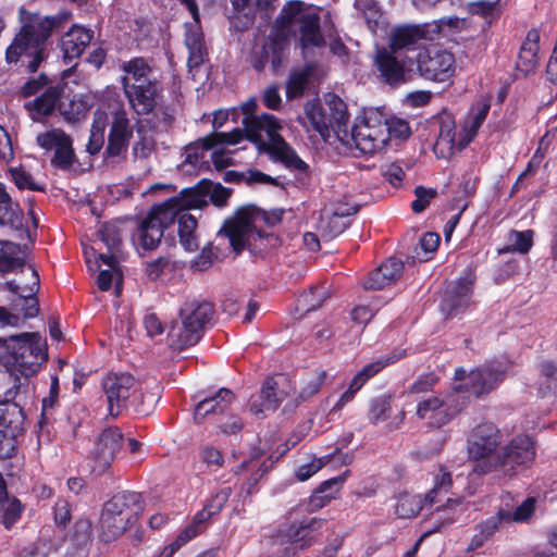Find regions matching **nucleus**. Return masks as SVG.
Instances as JSON below:
<instances>
[{
	"instance_id": "nucleus-1",
	"label": "nucleus",
	"mask_w": 557,
	"mask_h": 557,
	"mask_svg": "<svg viewBox=\"0 0 557 557\" xmlns=\"http://www.w3.org/2000/svg\"><path fill=\"white\" fill-rule=\"evenodd\" d=\"M507 367L495 361L485 367L466 372L455 371L453 392L442 400L437 397L424 399L418 404L417 414L430 425L440 428L451 420L471 396H480L493 391L504 379Z\"/></svg>"
},
{
	"instance_id": "nucleus-2",
	"label": "nucleus",
	"mask_w": 557,
	"mask_h": 557,
	"mask_svg": "<svg viewBox=\"0 0 557 557\" xmlns=\"http://www.w3.org/2000/svg\"><path fill=\"white\" fill-rule=\"evenodd\" d=\"M326 101L335 110L336 137L350 151L354 149L361 153H374L382 150L388 141L386 114L379 109H369L358 116L349 131V119L345 102L336 95L329 94Z\"/></svg>"
},
{
	"instance_id": "nucleus-3",
	"label": "nucleus",
	"mask_w": 557,
	"mask_h": 557,
	"mask_svg": "<svg viewBox=\"0 0 557 557\" xmlns=\"http://www.w3.org/2000/svg\"><path fill=\"white\" fill-rule=\"evenodd\" d=\"M102 388L112 417L120 416L128 407L140 414H149L161 397L158 385H144L126 372L108 374Z\"/></svg>"
},
{
	"instance_id": "nucleus-4",
	"label": "nucleus",
	"mask_w": 557,
	"mask_h": 557,
	"mask_svg": "<svg viewBox=\"0 0 557 557\" xmlns=\"http://www.w3.org/2000/svg\"><path fill=\"white\" fill-rule=\"evenodd\" d=\"M242 124L244 126V129H240L242 139L246 137L259 151L270 153L287 168L296 170L306 168V163L281 136L283 125L274 115L264 113L259 116H244Z\"/></svg>"
},
{
	"instance_id": "nucleus-5",
	"label": "nucleus",
	"mask_w": 557,
	"mask_h": 557,
	"mask_svg": "<svg viewBox=\"0 0 557 557\" xmlns=\"http://www.w3.org/2000/svg\"><path fill=\"white\" fill-rule=\"evenodd\" d=\"M242 137L240 128H235L230 133H214L188 145L184 151V161L181 164L182 171L191 175L208 168L206 156L209 150H212L211 159L218 170L232 165L234 151L230 147L239 144Z\"/></svg>"
},
{
	"instance_id": "nucleus-6",
	"label": "nucleus",
	"mask_w": 557,
	"mask_h": 557,
	"mask_svg": "<svg viewBox=\"0 0 557 557\" xmlns=\"http://www.w3.org/2000/svg\"><path fill=\"white\" fill-rule=\"evenodd\" d=\"M202 195L197 191L180 193L163 203L156 206L139 225L134 240L144 249H154L160 243L164 228L171 225L182 207H195L205 202Z\"/></svg>"
},
{
	"instance_id": "nucleus-7",
	"label": "nucleus",
	"mask_w": 557,
	"mask_h": 557,
	"mask_svg": "<svg viewBox=\"0 0 557 557\" xmlns=\"http://www.w3.org/2000/svg\"><path fill=\"white\" fill-rule=\"evenodd\" d=\"M488 111V102L482 100L476 102L466 119L458 124L450 116L442 117L440 134L434 145L435 154L442 159H449L465 149L475 137Z\"/></svg>"
},
{
	"instance_id": "nucleus-8",
	"label": "nucleus",
	"mask_w": 557,
	"mask_h": 557,
	"mask_svg": "<svg viewBox=\"0 0 557 557\" xmlns=\"http://www.w3.org/2000/svg\"><path fill=\"white\" fill-rule=\"evenodd\" d=\"M283 210L265 212L255 206L240 208L235 216L227 220L219 236H225L235 252L242 251L251 239L260 236L262 224L270 226L281 221Z\"/></svg>"
},
{
	"instance_id": "nucleus-9",
	"label": "nucleus",
	"mask_w": 557,
	"mask_h": 557,
	"mask_svg": "<svg viewBox=\"0 0 557 557\" xmlns=\"http://www.w3.org/2000/svg\"><path fill=\"white\" fill-rule=\"evenodd\" d=\"M213 307L207 301L186 302L180 312V321L170 327L168 338L173 348L184 349L195 345L203 326L213 315Z\"/></svg>"
},
{
	"instance_id": "nucleus-10",
	"label": "nucleus",
	"mask_w": 557,
	"mask_h": 557,
	"mask_svg": "<svg viewBox=\"0 0 557 557\" xmlns=\"http://www.w3.org/2000/svg\"><path fill=\"white\" fill-rule=\"evenodd\" d=\"M9 356L5 364L13 373L23 376L35 374L47 360V344L37 334H23L11 337L9 343Z\"/></svg>"
},
{
	"instance_id": "nucleus-11",
	"label": "nucleus",
	"mask_w": 557,
	"mask_h": 557,
	"mask_svg": "<svg viewBox=\"0 0 557 557\" xmlns=\"http://www.w3.org/2000/svg\"><path fill=\"white\" fill-rule=\"evenodd\" d=\"M457 17H443L432 23L412 26H399L393 29L389 37V50L417 59L423 50L419 47L421 39L432 41L444 32L445 27L456 26Z\"/></svg>"
},
{
	"instance_id": "nucleus-12",
	"label": "nucleus",
	"mask_w": 557,
	"mask_h": 557,
	"mask_svg": "<svg viewBox=\"0 0 557 557\" xmlns=\"http://www.w3.org/2000/svg\"><path fill=\"white\" fill-rule=\"evenodd\" d=\"M276 23L284 34L295 33L299 27L304 48L319 47L323 42L317 13L300 1H290L284 5Z\"/></svg>"
},
{
	"instance_id": "nucleus-13",
	"label": "nucleus",
	"mask_w": 557,
	"mask_h": 557,
	"mask_svg": "<svg viewBox=\"0 0 557 557\" xmlns=\"http://www.w3.org/2000/svg\"><path fill=\"white\" fill-rule=\"evenodd\" d=\"M499 443V432L492 423H481L472 430L468 438V454L476 461L473 472L486 474L497 469L498 460L493 453Z\"/></svg>"
},
{
	"instance_id": "nucleus-14",
	"label": "nucleus",
	"mask_w": 557,
	"mask_h": 557,
	"mask_svg": "<svg viewBox=\"0 0 557 557\" xmlns=\"http://www.w3.org/2000/svg\"><path fill=\"white\" fill-rule=\"evenodd\" d=\"M233 398L230 389L221 388L214 396L201 400L195 408L196 422L200 423L208 416H212L213 422L223 433L238 432L242 429V421L228 409Z\"/></svg>"
},
{
	"instance_id": "nucleus-15",
	"label": "nucleus",
	"mask_w": 557,
	"mask_h": 557,
	"mask_svg": "<svg viewBox=\"0 0 557 557\" xmlns=\"http://www.w3.org/2000/svg\"><path fill=\"white\" fill-rule=\"evenodd\" d=\"M414 62L416 74L438 83L448 82L456 70L454 54L442 49L423 50L417 54Z\"/></svg>"
},
{
	"instance_id": "nucleus-16",
	"label": "nucleus",
	"mask_w": 557,
	"mask_h": 557,
	"mask_svg": "<svg viewBox=\"0 0 557 557\" xmlns=\"http://www.w3.org/2000/svg\"><path fill=\"white\" fill-rule=\"evenodd\" d=\"M375 64L381 76L391 85L404 83L416 74V62L412 57L385 48L377 50Z\"/></svg>"
},
{
	"instance_id": "nucleus-17",
	"label": "nucleus",
	"mask_w": 557,
	"mask_h": 557,
	"mask_svg": "<svg viewBox=\"0 0 557 557\" xmlns=\"http://www.w3.org/2000/svg\"><path fill=\"white\" fill-rule=\"evenodd\" d=\"M292 391L289 380L284 375L268 379L260 394L252 398L249 410L257 418L264 417L269 411H274Z\"/></svg>"
},
{
	"instance_id": "nucleus-18",
	"label": "nucleus",
	"mask_w": 557,
	"mask_h": 557,
	"mask_svg": "<svg viewBox=\"0 0 557 557\" xmlns=\"http://www.w3.org/2000/svg\"><path fill=\"white\" fill-rule=\"evenodd\" d=\"M5 60L10 64L21 62L29 72H36L44 60V50L26 30H20L7 48Z\"/></svg>"
},
{
	"instance_id": "nucleus-19",
	"label": "nucleus",
	"mask_w": 557,
	"mask_h": 557,
	"mask_svg": "<svg viewBox=\"0 0 557 557\" xmlns=\"http://www.w3.org/2000/svg\"><path fill=\"white\" fill-rule=\"evenodd\" d=\"M535 458L534 443L529 436L515 437L505 448L502 456H497L498 467L504 473L512 474L516 467H528Z\"/></svg>"
},
{
	"instance_id": "nucleus-20",
	"label": "nucleus",
	"mask_w": 557,
	"mask_h": 557,
	"mask_svg": "<svg viewBox=\"0 0 557 557\" xmlns=\"http://www.w3.org/2000/svg\"><path fill=\"white\" fill-rule=\"evenodd\" d=\"M124 94L131 108L138 115L156 112L161 99V88L157 82H147V84H127L125 83Z\"/></svg>"
},
{
	"instance_id": "nucleus-21",
	"label": "nucleus",
	"mask_w": 557,
	"mask_h": 557,
	"mask_svg": "<svg viewBox=\"0 0 557 557\" xmlns=\"http://www.w3.org/2000/svg\"><path fill=\"white\" fill-rule=\"evenodd\" d=\"M186 4L194 22L186 24L185 45L188 50L187 65L189 71L205 62L207 51L203 42V34L199 26V12L194 0H181Z\"/></svg>"
},
{
	"instance_id": "nucleus-22",
	"label": "nucleus",
	"mask_w": 557,
	"mask_h": 557,
	"mask_svg": "<svg viewBox=\"0 0 557 557\" xmlns=\"http://www.w3.org/2000/svg\"><path fill=\"white\" fill-rule=\"evenodd\" d=\"M86 262L90 271L99 270L97 275V285L100 290L107 292L112 284L115 285L116 294L121 293L122 271L115 255L99 253L95 261L89 258V252L85 251Z\"/></svg>"
},
{
	"instance_id": "nucleus-23",
	"label": "nucleus",
	"mask_w": 557,
	"mask_h": 557,
	"mask_svg": "<svg viewBox=\"0 0 557 557\" xmlns=\"http://www.w3.org/2000/svg\"><path fill=\"white\" fill-rule=\"evenodd\" d=\"M327 95L329 94H326L325 97ZM325 102L327 101L325 100ZM327 108L330 110V114H326L323 111L318 101H307L304 107L305 117L301 120L305 127H308L309 124L312 131L318 133L323 140H327L331 137V133L336 135V122L333 119L335 110L331 109L330 106H327ZM307 131L310 132L309 128H307Z\"/></svg>"
},
{
	"instance_id": "nucleus-24",
	"label": "nucleus",
	"mask_w": 557,
	"mask_h": 557,
	"mask_svg": "<svg viewBox=\"0 0 557 557\" xmlns=\"http://www.w3.org/2000/svg\"><path fill=\"white\" fill-rule=\"evenodd\" d=\"M37 144L45 150H54V161L61 166L72 162V140L63 131L53 128L37 136Z\"/></svg>"
},
{
	"instance_id": "nucleus-25",
	"label": "nucleus",
	"mask_w": 557,
	"mask_h": 557,
	"mask_svg": "<svg viewBox=\"0 0 557 557\" xmlns=\"http://www.w3.org/2000/svg\"><path fill=\"white\" fill-rule=\"evenodd\" d=\"M132 135L133 127L126 111L123 109L115 111L108 136V153L112 157L121 156L126 150Z\"/></svg>"
},
{
	"instance_id": "nucleus-26",
	"label": "nucleus",
	"mask_w": 557,
	"mask_h": 557,
	"mask_svg": "<svg viewBox=\"0 0 557 557\" xmlns=\"http://www.w3.org/2000/svg\"><path fill=\"white\" fill-rule=\"evenodd\" d=\"M122 433L116 428H109L100 434L94 451L95 470L103 471L110 466L122 446Z\"/></svg>"
},
{
	"instance_id": "nucleus-27",
	"label": "nucleus",
	"mask_w": 557,
	"mask_h": 557,
	"mask_svg": "<svg viewBox=\"0 0 557 557\" xmlns=\"http://www.w3.org/2000/svg\"><path fill=\"white\" fill-rule=\"evenodd\" d=\"M94 38V32L78 25L70 28L61 39V49L64 59L73 60L78 58Z\"/></svg>"
},
{
	"instance_id": "nucleus-28",
	"label": "nucleus",
	"mask_w": 557,
	"mask_h": 557,
	"mask_svg": "<svg viewBox=\"0 0 557 557\" xmlns=\"http://www.w3.org/2000/svg\"><path fill=\"white\" fill-rule=\"evenodd\" d=\"M403 270L401 260L389 258L369 275L364 286L369 289H382L398 280Z\"/></svg>"
},
{
	"instance_id": "nucleus-29",
	"label": "nucleus",
	"mask_w": 557,
	"mask_h": 557,
	"mask_svg": "<svg viewBox=\"0 0 557 557\" xmlns=\"http://www.w3.org/2000/svg\"><path fill=\"white\" fill-rule=\"evenodd\" d=\"M123 506L119 502H107L100 518L101 535L104 541L117 539L127 530V519L123 520L115 515V508Z\"/></svg>"
},
{
	"instance_id": "nucleus-30",
	"label": "nucleus",
	"mask_w": 557,
	"mask_h": 557,
	"mask_svg": "<svg viewBox=\"0 0 557 557\" xmlns=\"http://www.w3.org/2000/svg\"><path fill=\"white\" fill-rule=\"evenodd\" d=\"M109 502H119L123 504V506L115 508V516L123 520L127 519V529L137 521L139 515L144 511L141 495L136 492L119 493Z\"/></svg>"
},
{
	"instance_id": "nucleus-31",
	"label": "nucleus",
	"mask_w": 557,
	"mask_h": 557,
	"mask_svg": "<svg viewBox=\"0 0 557 557\" xmlns=\"http://www.w3.org/2000/svg\"><path fill=\"white\" fill-rule=\"evenodd\" d=\"M58 20L52 16L33 15L29 21L21 28L44 50L45 41L50 37Z\"/></svg>"
},
{
	"instance_id": "nucleus-32",
	"label": "nucleus",
	"mask_w": 557,
	"mask_h": 557,
	"mask_svg": "<svg viewBox=\"0 0 557 557\" xmlns=\"http://www.w3.org/2000/svg\"><path fill=\"white\" fill-rule=\"evenodd\" d=\"M26 274L30 275L32 285L29 286L27 293L26 290H20V287L10 283V287L13 292L17 293L21 297V301L23 302V310L25 318H33L38 313L39 307L37 299L33 296L35 292L39 288V276L36 270L32 267H27L23 270Z\"/></svg>"
},
{
	"instance_id": "nucleus-33",
	"label": "nucleus",
	"mask_w": 557,
	"mask_h": 557,
	"mask_svg": "<svg viewBox=\"0 0 557 557\" xmlns=\"http://www.w3.org/2000/svg\"><path fill=\"white\" fill-rule=\"evenodd\" d=\"M539 49V34L536 32H530L518 55L517 69L520 72L529 74L535 70Z\"/></svg>"
},
{
	"instance_id": "nucleus-34",
	"label": "nucleus",
	"mask_w": 557,
	"mask_h": 557,
	"mask_svg": "<svg viewBox=\"0 0 557 557\" xmlns=\"http://www.w3.org/2000/svg\"><path fill=\"white\" fill-rule=\"evenodd\" d=\"M122 70L124 72V75L121 78L123 89H125V83L147 84V82H153L150 78L151 67L143 58H135L127 62H123Z\"/></svg>"
},
{
	"instance_id": "nucleus-35",
	"label": "nucleus",
	"mask_w": 557,
	"mask_h": 557,
	"mask_svg": "<svg viewBox=\"0 0 557 557\" xmlns=\"http://www.w3.org/2000/svg\"><path fill=\"white\" fill-rule=\"evenodd\" d=\"M0 224L18 230L23 227V214L20 206L12 201L0 184Z\"/></svg>"
},
{
	"instance_id": "nucleus-36",
	"label": "nucleus",
	"mask_w": 557,
	"mask_h": 557,
	"mask_svg": "<svg viewBox=\"0 0 557 557\" xmlns=\"http://www.w3.org/2000/svg\"><path fill=\"white\" fill-rule=\"evenodd\" d=\"M197 191L199 195H202L206 199L203 203L195 207H182V210L197 209L206 206L208 203V199H210L216 207H222L226 203L230 197V190L223 187L220 184H213L211 182H203L200 186L194 188H187L182 190L185 191Z\"/></svg>"
},
{
	"instance_id": "nucleus-37",
	"label": "nucleus",
	"mask_w": 557,
	"mask_h": 557,
	"mask_svg": "<svg viewBox=\"0 0 557 557\" xmlns=\"http://www.w3.org/2000/svg\"><path fill=\"white\" fill-rule=\"evenodd\" d=\"M355 7L362 14L368 28L373 34L385 32L386 21L375 0H356Z\"/></svg>"
},
{
	"instance_id": "nucleus-38",
	"label": "nucleus",
	"mask_w": 557,
	"mask_h": 557,
	"mask_svg": "<svg viewBox=\"0 0 557 557\" xmlns=\"http://www.w3.org/2000/svg\"><path fill=\"white\" fill-rule=\"evenodd\" d=\"M59 94L55 89H48L41 96L25 104L34 121H40L49 115L55 108Z\"/></svg>"
},
{
	"instance_id": "nucleus-39",
	"label": "nucleus",
	"mask_w": 557,
	"mask_h": 557,
	"mask_svg": "<svg viewBox=\"0 0 557 557\" xmlns=\"http://www.w3.org/2000/svg\"><path fill=\"white\" fill-rule=\"evenodd\" d=\"M184 211L185 210H181V212L176 215L178 216L180 242L185 250L195 251L198 248V240L195 235L197 221L194 215Z\"/></svg>"
},
{
	"instance_id": "nucleus-40",
	"label": "nucleus",
	"mask_w": 557,
	"mask_h": 557,
	"mask_svg": "<svg viewBox=\"0 0 557 557\" xmlns=\"http://www.w3.org/2000/svg\"><path fill=\"white\" fill-rule=\"evenodd\" d=\"M109 123V115L106 111L98 109L94 113V120L90 128L89 141L87 150L90 153H97L100 151L104 144L106 128Z\"/></svg>"
},
{
	"instance_id": "nucleus-41",
	"label": "nucleus",
	"mask_w": 557,
	"mask_h": 557,
	"mask_svg": "<svg viewBox=\"0 0 557 557\" xmlns=\"http://www.w3.org/2000/svg\"><path fill=\"white\" fill-rule=\"evenodd\" d=\"M536 499L529 497L519 505L515 511L499 510L496 515L499 518V522H528L534 513Z\"/></svg>"
},
{
	"instance_id": "nucleus-42",
	"label": "nucleus",
	"mask_w": 557,
	"mask_h": 557,
	"mask_svg": "<svg viewBox=\"0 0 557 557\" xmlns=\"http://www.w3.org/2000/svg\"><path fill=\"white\" fill-rule=\"evenodd\" d=\"M423 508V500L420 495L403 493L397 497L395 513L399 518L410 519L416 517Z\"/></svg>"
},
{
	"instance_id": "nucleus-43",
	"label": "nucleus",
	"mask_w": 557,
	"mask_h": 557,
	"mask_svg": "<svg viewBox=\"0 0 557 557\" xmlns=\"http://www.w3.org/2000/svg\"><path fill=\"white\" fill-rule=\"evenodd\" d=\"M471 295V282L461 281L458 286L451 292V299L447 298L444 301L443 310L449 308L448 314H453L459 308L466 307L469 304Z\"/></svg>"
},
{
	"instance_id": "nucleus-44",
	"label": "nucleus",
	"mask_w": 557,
	"mask_h": 557,
	"mask_svg": "<svg viewBox=\"0 0 557 557\" xmlns=\"http://www.w3.org/2000/svg\"><path fill=\"white\" fill-rule=\"evenodd\" d=\"M533 231H512L508 235V245L500 252L517 251L527 253L533 245Z\"/></svg>"
},
{
	"instance_id": "nucleus-45",
	"label": "nucleus",
	"mask_w": 557,
	"mask_h": 557,
	"mask_svg": "<svg viewBox=\"0 0 557 557\" xmlns=\"http://www.w3.org/2000/svg\"><path fill=\"white\" fill-rule=\"evenodd\" d=\"M230 488H223L218 492L214 497L210 500V503L199 512H197L194 518L197 523H200L205 527V523L214 515H216L222 507L225 505L230 497Z\"/></svg>"
},
{
	"instance_id": "nucleus-46",
	"label": "nucleus",
	"mask_w": 557,
	"mask_h": 557,
	"mask_svg": "<svg viewBox=\"0 0 557 557\" xmlns=\"http://www.w3.org/2000/svg\"><path fill=\"white\" fill-rule=\"evenodd\" d=\"M317 523L315 520H311L310 522H301L292 525L287 532L288 540L301 548L309 545L312 540V531Z\"/></svg>"
},
{
	"instance_id": "nucleus-47",
	"label": "nucleus",
	"mask_w": 557,
	"mask_h": 557,
	"mask_svg": "<svg viewBox=\"0 0 557 557\" xmlns=\"http://www.w3.org/2000/svg\"><path fill=\"white\" fill-rule=\"evenodd\" d=\"M22 512L21 503L15 499H9L8 495L0 500V519L7 529H10L18 519Z\"/></svg>"
},
{
	"instance_id": "nucleus-48",
	"label": "nucleus",
	"mask_w": 557,
	"mask_h": 557,
	"mask_svg": "<svg viewBox=\"0 0 557 557\" xmlns=\"http://www.w3.org/2000/svg\"><path fill=\"white\" fill-rule=\"evenodd\" d=\"M499 523V518H497L496 516H493L485 520L483 523H481L478 527V533L473 535L469 544V548L476 549L481 547L484 544V542L487 541L494 534Z\"/></svg>"
},
{
	"instance_id": "nucleus-49",
	"label": "nucleus",
	"mask_w": 557,
	"mask_h": 557,
	"mask_svg": "<svg viewBox=\"0 0 557 557\" xmlns=\"http://www.w3.org/2000/svg\"><path fill=\"white\" fill-rule=\"evenodd\" d=\"M138 139L134 143L133 151L137 158H148L154 149V139L144 132L143 121L137 122Z\"/></svg>"
},
{
	"instance_id": "nucleus-50",
	"label": "nucleus",
	"mask_w": 557,
	"mask_h": 557,
	"mask_svg": "<svg viewBox=\"0 0 557 557\" xmlns=\"http://www.w3.org/2000/svg\"><path fill=\"white\" fill-rule=\"evenodd\" d=\"M309 77V69L295 70L290 73L286 85V96L296 98L302 95Z\"/></svg>"
},
{
	"instance_id": "nucleus-51",
	"label": "nucleus",
	"mask_w": 557,
	"mask_h": 557,
	"mask_svg": "<svg viewBox=\"0 0 557 557\" xmlns=\"http://www.w3.org/2000/svg\"><path fill=\"white\" fill-rule=\"evenodd\" d=\"M358 211V203L352 201L351 198H344L332 201L324 209V214L333 215L334 218H348Z\"/></svg>"
},
{
	"instance_id": "nucleus-52",
	"label": "nucleus",
	"mask_w": 557,
	"mask_h": 557,
	"mask_svg": "<svg viewBox=\"0 0 557 557\" xmlns=\"http://www.w3.org/2000/svg\"><path fill=\"white\" fill-rule=\"evenodd\" d=\"M327 297L329 294L324 287H313L299 298L298 304L304 310L310 311L319 308Z\"/></svg>"
},
{
	"instance_id": "nucleus-53",
	"label": "nucleus",
	"mask_w": 557,
	"mask_h": 557,
	"mask_svg": "<svg viewBox=\"0 0 557 557\" xmlns=\"http://www.w3.org/2000/svg\"><path fill=\"white\" fill-rule=\"evenodd\" d=\"M345 481V476H336L332 478L330 480L324 481L319 490L313 494L312 502L315 503L317 500H330L332 499L335 494L338 492L339 487Z\"/></svg>"
},
{
	"instance_id": "nucleus-54",
	"label": "nucleus",
	"mask_w": 557,
	"mask_h": 557,
	"mask_svg": "<svg viewBox=\"0 0 557 557\" xmlns=\"http://www.w3.org/2000/svg\"><path fill=\"white\" fill-rule=\"evenodd\" d=\"M100 238L109 249V255H115L119 251L121 236L115 224H104L100 230Z\"/></svg>"
},
{
	"instance_id": "nucleus-55",
	"label": "nucleus",
	"mask_w": 557,
	"mask_h": 557,
	"mask_svg": "<svg viewBox=\"0 0 557 557\" xmlns=\"http://www.w3.org/2000/svg\"><path fill=\"white\" fill-rule=\"evenodd\" d=\"M10 175L18 189L40 190L41 187L23 168H11Z\"/></svg>"
},
{
	"instance_id": "nucleus-56",
	"label": "nucleus",
	"mask_w": 557,
	"mask_h": 557,
	"mask_svg": "<svg viewBox=\"0 0 557 557\" xmlns=\"http://www.w3.org/2000/svg\"><path fill=\"white\" fill-rule=\"evenodd\" d=\"M386 127L388 132V139H406L410 135L409 124L404 119L388 117L386 115Z\"/></svg>"
},
{
	"instance_id": "nucleus-57",
	"label": "nucleus",
	"mask_w": 557,
	"mask_h": 557,
	"mask_svg": "<svg viewBox=\"0 0 557 557\" xmlns=\"http://www.w3.org/2000/svg\"><path fill=\"white\" fill-rule=\"evenodd\" d=\"M391 405L385 397H380L371 403L369 418L372 422L385 421L389 417Z\"/></svg>"
},
{
	"instance_id": "nucleus-58",
	"label": "nucleus",
	"mask_w": 557,
	"mask_h": 557,
	"mask_svg": "<svg viewBox=\"0 0 557 557\" xmlns=\"http://www.w3.org/2000/svg\"><path fill=\"white\" fill-rule=\"evenodd\" d=\"M325 458H313L310 461L300 465L296 471L295 475L298 481L304 482L310 479L313 474H315L324 465Z\"/></svg>"
},
{
	"instance_id": "nucleus-59",
	"label": "nucleus",
	"mask_w": 557,
	"mask_h": 557,
	"mask_svg": "<svg viewBox=\"0 0 557 557\" xmlns=\"http://www.w3.org/2000/svg\"><path fill=\"white\" fill-rule=\"evenodd\" d=\"M451 483L450 474L448 472H445L444 469H440L438 474L435 476V485L432 491H430L429 494H426L424 498L425 504H434L435 497L442 492L447 491V486Z\"/></svg>"
},
{
	"instance_id": "nucleus-60",
	"label": "nucleus",
	"mask_w": 557,
	"mask_h": 557,
	"mask_svg": "<svg viewBox=\"0 0 557 557\" xmlns=\"http://www.w3.org/2000/svg\"><path fill=\"white\" fill-rule=\"evenodd\" d=\"M414 195L416 199L412 201L411 208L416 213H420L429 206L431 199L436 196V191L419 186L414 189Z\"/></svg>"
},
{
	"instance_id": "nucleus-61",
	"label": "nucleus",
	"mask_w": 557,
	"mask_h": 557,
	"mask_svg": "<svg viewBox=\"0 0 557 557\" xmlns=\"http://www.w3.org/2000/svg\"><path fill=\"white\" fill-rule=\"evenodd\" d=\"M262 466L263 465L259 461L258 456L253 455L248 461H244L240 465V471L249 473V481L251 484H255L265 471Z\"/></svg>"
},
{
	"instance_id": "nucleus-62",
	"label": "nucleus",
	"mask_w": 557,
	"mask_h": 557,
	"mask_svg": "<svg viewBox=\"0 0 557 557\" xmlns=\"http://www.w3.org/2000/svg\"><path fill=\"white\" fill-rule=\"evenodd\" d=\"M554 138V134L550 132H547L540 140L539 148L535 151L533 158L531 159L529 163V170L532 166L539 165L542 162V159L544 158L546 151L548 150V146Z\"/></svg>"
},
{
	"instance_id": "nucleus-63",
	"label": "nucleus",
	"mask_w": 557,
	"mask_h": 557,
	"mask_svg": "<svg viewBox=\"0 0 557 557\" xmlns=\"http://www.w3.org/2000/svg\"><path fill=\"white\" fill-rule=\"evenodd\" d=\"M168 268H170L169 260L165 258H159L148 263L146 273L151 281H156L161 277Z\"/></svg>"
},
{
	"instance_id": "nucleus-64",
	"label": "nucleus",
	"mask_w": 557,
	"mask_h": 557,
	"mask_svg": "<svg viewBox=\"0 0 557 557\" xmlns=\"http://www.w3.org/2000/svg\"><path fill=\"white\" fill-rule=\"evenodd\" d=\"M542 374L546 380L548 391H557V364L554 362H544L541 368Z\"/></svg>"
}]
</instances>
